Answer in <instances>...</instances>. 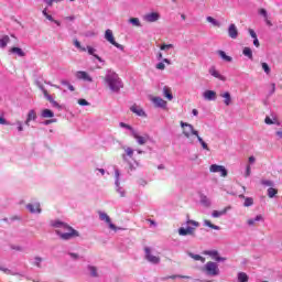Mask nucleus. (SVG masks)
Returning a JSON list of instances; mask_svg holds the SVG:
<instances>
[{"mask_svg":"<svg viewBox=\"0 0 282 282\" xmlns=\"http://www.w3.org/2000/svg\"><path fill=\"white\" fill-rule=\"evenodd\" d=\"M253 205H254V199L252 197L245 198L243 206L246 208H250V206H253Z\"/></svg>","mask_w":282,"mask_h":282,"instance_id":"nucleus-30","label":"nucleus"},{"mask_svg":"<svg viewBox=\"0 0 282 282\" xmlns=\"http://www.w3.org/2000/svg\"><path fill=\"white\" fill-rule=\"evenodd\" d=\"M88 270L90 272V276H98V269L94 265H88Z\"/></svg>","mask_w":282,"mask_h":282,"instance_id":"nucleus-34","label":"nucleus"},{"mask_svg":"<svg viewBox=\"0 0 282 282\" xmlns=\"http://www.w3.org/2000/svg\"><path fill=\"white\" fill-rule=\"evenodd\" d=\"M204 254L212 257V259H214L215 261H226V258L219 257V251H217V250L204 251Z\"/></svg>","mask_w":282,"mask_h":282,"instance_id":"nucleus-13","label":"nucleus"},{"mask_svg":"<svg viewBox=\"0 0 282 282\" xmlns=\"http://www.w3.org/2000/svg\"><path fill=\"white\" fill-rule=\"evenodd\" d=\"M264 122H265V124H274L275 123L270 117H265Z\"/></svg>","mask_w":282,"mask_h":282,"instance_id":"nucleus-50","label":"nucleus"},{"mask_svg":"<svg viewBox=\"0 0 282 282\" xmlns=\"http://www.w3.org/2000/svg\"><path fill=\"white\" fill-rule=\"evenodd\" d=\"M151 100L155 107H166V101L161 97H153Z\"/></svg>","mask_w":282,"mask_h":282,"instance_id":"nucleus-18","label":"nucleus"},{"mask_svg":"<svg viewBox=\"0 0 282 282\" xmlns=\"http://www.w3.org/2000/svg\"><path fill=\"white\" fill-rule=\"evenodd\" d=\"M42 91H43L44 97L46 98V100H50V98H52L50 93H47V90L45 88H42Z\"/></svg>","mask_w":282,"mask_h":282,"instance_id":"nucleus-49","label":"nucleus"},{"mask_svg":"<svg viewBox=\"0 0 282 282\" xmlns=\"http://www.w3.org/2000/svg\"><path fill=\"white\" fill-rule=\"evenodd\" d=\"M102 79L105 82V85H107V87H109L110 90H112L117 94L123 87L122 80L116 73H109L105 77H102Z\"/></svg>","mask_w":282,"mask_h":282,"instance_id":"nucleus-2","label":"nucleus"},{"mask_svg":"<svg viewBox=\"0 0 282 282\" xmlns=\"http://www.w3.org/2000/svg\"><path fill=\"white\" fill-rule=\"evenodd\" d=\"M11 54H17L18 56H20V57H23V56H25V52H23V50L22 48H20V47H11L10 48V51H9Z\"/></svg>","mask_w":282,"mask_h":282,"instance_id":"nucleus-21","label":"nucleus"},{"mask_svg":"<svg viewBox=\"0 0 282 282\" xmlns=\"http://www.w3.org/2000/svg\"><path fill=\"white\" fill-rule=\"evenodd\" d=\"M173 44H162L160 46V50L164 51V50H173Z\"/></svg>","mask_w":282,"mask_h":282,"instance_id":"nucleus-42","label":"nucleus"},{"mask_svg":"<svg viewBox=\"0 0 282 282\" xmlns=\"http://www.w3.org/2000/svg\"><path fill=\"white\" fill-rule=\"evenodd\" d=\"M124 152H126V155H128V158H133V149L126 148Z\"/></svg>","mask_w":282,"mask_h":282,"instance_id":"nucleus-43","label":"nucleus"},{"mask_svg":"<svg viewBox=\"0 0 282 282\" xmlns=\"http://www.w3.org/2000/svg\"><path fill=\"white\" fill-rule=\"evenodd\" d=\"M204 226H207L208 228H212L213 230H220L219 226L213 225V223L208 219L204 220Z\"/></svg>","mask_w":282,"mask_h":282,"instance_id":"nucleus-29","label":"nucleus"},{"mask_svg":"<svg viewBox=\"0 0 282 282\" xmlns=\"http://www.w3.org/2000/svg\"><path fill=\"white\" fill-rule=\"evenodd\" d=\"M105 39H106V41H108V43H110V45H113L118 50H124V46H122L121 44L116 42V37H113V31H111V29L106 30Z\"/></svg>","mask_w":282,"mask_h":282,"instance_id":"nucleus-6","label":"nucleus"},{"mask_svg":"<svg viewBox=\"0 0 282 282\" xmlns=\"http://www.w3.org/2000/svg\"><path fill=\"white\" fill-rule=\"evenodd\" d=\"M207 276H219V264L213 261H208L202 269Z\"/></svg>","mask_w":282,"mask_h":282,"instance_id":"nucleus-4","label":"nucleus"},{"mask_svg":"<svg viewBox=\"0 0 282 282\" xmlns=\"http://www.w3.org/2000/svg\"><path fill=\"white\" fill-rule=\"evenodd\" d=\"M262 69L265 74H270L271 72V68H270V65H268V63L263 62L262 64Z\"/></svg>","mask_w":282,"mask_h":282,"instance_id":"nucleus-39","label":"nucleus"},{"mask_svg":"<svg viewBox=\"0 0 282 282\" xmlns=\"http://www.w3.org/2000/svg\"><path fill=\"white\" fill-rule=\"evenodd\" d=\"M74 45L75 47H77V50H82V52L86 51L85 47L80 45V42H78V40H74Z\"/></svg>","mask_w":282,"mask_h":282,"instance_id":"nucleus-44","label":"nucleus"},{"mask_svg":"<svg viewBox=\"0 0 282 282\" xmlns=\"http://www.w3.org/2000/svg\"><path fill=\"white\" fill-rule=\"evenodd\" d=\"M221 98H225V105L226 107H229L232 98L230 97V93L220 94Z\"/></svg>","mask_w":282,"mask_h":282,"instance_id":"nucleus-26","label":"nucleus"},{"mask_svg":"<svg viewBox=\"0 0 282 282\" xmlns=\"http://www.w3.org/2000/svg\"><path fill=\"white\" fill-rule=\"evenodd\" d=\"M28 210H30V213H41V204H29L26 205Z\"/></svg>","mask_w":282,"mask_h":282,"instance_id":"nucleus-19","label":"nucleus"},{"mask_svg":"<svg viewBox=\"0 0 282 282\" xmlns=\"http://www.w3.org/2000/svg\"><path fill=\"white\" fill-rule=\"evenodd\" d=\"M69 256H70L73 259H78L77 253H69Z\"/></svg>","mask_w":282,"mask_h":282,"instance_id":"nucleus-63","label":"nucleus"},{"mask_svg":"<svg viewBox=\"0 0 282 282\" xmlns=\"http://www.w3.org/2000/svg\"><path fill=\"white\" fill-rule=\"evenodd\" d=\"M42 118H54V112L50 109H44L41 112Z\"/></svg>","mask_w":282,"mask_h":282,"instance_id":"nucleus-25","label":"nucleus"},{"mask_svg":"<svg viewBox=\"0 0 282 282\" xmlns=\"http://www.w3.org/2000/svg\"><path fill=\"white\" fill-rule=\"evenodd\" d=\"M249 34L252 39H257V33L254 32V30L249 29Z\"/></svg>","mask_w":282,"mask_h":282,"instance_id":"nucleus-52","label":"nucleus"},{"mask_svg":"<svg viewBox=\"0 0 282 282\" xmlns=\"http://www.w3.org/2000/svg\"><path fill=\"white\" fill-rule=\"evenodd\" d=\"M206 20L208 23H212L214 25V28H221V23L219 21H217L215 18L207 17Z\"/></svg>","mask_w":282,"mask_h":282,"instance_id":"nucleus-24","label":"nucleus"},{"mask_svg":"<svg viewBox=\"0 0 282 282\" xmlns=\"http://www.w3.org/2000/svg\"><path fill=\"white\" fill-rule=\"evenodd\" d=\"M18 124V131H23V123L21 121H17Z\"/></svg>","mask_w":282,"mask_h":282,"instance_id":"nucleus-53","label":"nucleus"},{"mask_svg":"<svg viewBox=\"0 0 282 282\" xmlns=\"http://www.w3.org/2000/svg\"><path fill=\"white\" fill-rule=\"evenodd\" d=\"M48 102H51V105H53L55 109H61V105L56 100H54V98H48Z\"/></svg>","mask_w":282,"mask_h":282,"instance_id":"nucleus-41","label":"nucleus"},{"mask_svg":"<svg viewBox=\"0 0 282 282\" xmlns=\"http://www.w3.org/2000/svg\"><path fill=\"white\" fill-rule=\"evenodd\" d=\"M238 281L239 282H248V274H246V272L238 273Z\"/></svg>","mask_w":282,"mask_h":282,"instance_id":"nucleus-33","label":"nucleus"},{"mask_svg":"<svg viewBox=\"0 0 282 282\" xmlns=\"http://www.w3.org/2000/svg\"><path fill=\"white\" fill-rule=\"evenodd\" d=\"M253 45L256 46V47H259V39L258 37H256L254 40H253Z\"/></svg>","mask_w":282,"mask_h":282,"instance_id":"nucleus-57","label":"nucleus"},{"mask_svg":"<svg viewBox=\"0 0 282 282\" xmlns=\"http://www.w3.org/2000/svg\"><path fill=\"white\" fill-rule=\"evenodd\" d=\"M88 50V54H90V56H94L97 58V61H99V63H102V57L94 54L96 52V48L91 47V46H87Z\"/></svg>","mask_w":282,"mask_h":282,"instance_id":"nucleus-28","label":"nucleus"},{"mask_svg":"<svg viewBox=\"0 0 282 282\" xmlns=\"http://www.w3.org/2000/svg\"><path fill=\"white\" fill-rule=\"evenodd\" d=\"M218 55L220 56V58H223V61H226L227 63H232V57L226 55V52L218 51Z\"/></svg>","mask_w":282,"mask_h":282,"instance_id":"nucleus-27","label":"nucleus"},{"mask_svg":"<svg viewBox=\"0 0 282 282\" xmlns=\"http://www.w3.org/2000/svg\"><path fill=\"white\" fill-rule=\"evenodd\" d=\"M53 228H56L55 232L58 235L63 241H69V239H75V237H80L78 230L72 228L69 225L56 220L52 224Z\"/></svg>","mask_w":282,"mask_h":282,"instance_id":"nucleus-1","label":"nucleus"},{"mask_svg":"<svg viewBox=\"0 0 282 282\" xmlns=\"http://www.w3.org/2000/svg\"><path fill=\"white\" fill-rule=\"evenodd\" d=\"M259 14H261L264 19H268V11H265V9H260Z\"/></svg>","mask_w":282,"mask_h":282,"instance_id":"nucleus-47","label":"nucleus"},{"mask_svg":"<svg viewBox=\"0 0 282 282\" xmlns=\"http://www.w3.org/2000/svg\"><path fill=\"white\" fill-rule=\"evenodd\" d=\"M45 19H47L48 21H53V22H54V18H53L51 14H47V15L45 17Z\"/></svg>","mask_w":282,"mask_h":282,"instance_id":"nucleus-62","label":"nucleus"},{"mask_svg":"<svg viewBox=\"0 0 282 282\" xmlns=\"http://www.w3.org/2000/svg\"><path fill=\"white\" fill-rule=\"evenodd\" d=\"M119 127H121L122 129H128L129 131H131V134L133 133V128L124 122H120Z\"/></svg>","mask_w":282,"mask_h":282,"instance_id":"nucleus-40","label":"nucleus"},{"mask_svg":"<svg viewBox=\"0 0 282 282\" xmlns=\"http://www.w3.org/2000/svg\"><path fill=\"white\" fill-rule=\"evenodd\" d=\"M264 21H265L267 25L272 26V21H270V20L268 19V17H267V19H264Z\"/></svg>","mask_w":282,"mask_h":282,"instance_id":"nucleus-61","label":"nucleus"},{"mask_svg":"<svg viewBox=\"0 0 282 282\" xmlns=\"http://www.w3.org/2000/svg\"><path fill=\"white\" fill-rule=\"evenodd\" d=\"M209 171L210 173H220L221 177L228 176V170H226V167L223 165L213 164L210 165Z\"/></svg>","mask_w":282,"mask_h":282,"instance_id":"nucleus-7","label":"nucleus"},{"mask_svg":"<svg viewBox=\"0 0 282 282\" xmlns=\"http://www.w3.org/2000/svg\"><path fill=\"white\" fill-rule=\"evenodd\" d=\"M263 186H272V181H262Z\"/></svg>","mask_w":282,"mask_h":282,"instance_id":"nucleus-54","label":"nucleus"},{"mask_svg":"<svg viewBox=\"0 0 282 282\" xmlns=\"http://www.w3.org/2000/svg\"><path fill=\"white\" fill-rule=\"evenodd\" d=\"M205 100H216L217 99V93L214 90H206L204 93Z\"/></svg>","mask_w":282,"mask_h":282,"instance_id":"nucleus-17","label":"nucleus"},{"mask_svg":"<svg viewBox=\"0 0 282 282\" xmlns=\"http://www.w3.org/2000/svg\"><path fill=\"white\" fill-rule=\"evenodd\" d=\"M242 54L248 56V58H252V50L250 47H245Z\"/></svg>","mask_w":282,"mask_h":282,"instance_id":"nucleus-36","label":"nucleus"},{"mask_svg":"<svg viewBox=\"0 0 282 282\" xmlns=\"http://www.w3.org/2000/svg\"><path fill=\"white\" fill-rule=\"evenodd\" d=\"M181 127L183 129V135H185V138H187V140H191V135H195L196 138H197V135H199V132L197 130H195V128L191 123L181 121Z\"/></svg>","mask_w":282,"mask_h":282,"instance_id":"nucleus-5","label":"nucleus"},{"mask_svg":"<svg viewBox=\"0 0 282 282\" xmlns=\"http://www.w3.org/2000/svg\"><path fill=\"white\" fill-rule=\"evenodd\" d=\"M210 76H214V78H218V80L226 82V77L217 70L214 66L209 68Z\"/></svg>","mask_w":282,"mask_h":282,"instance_id":"nucleus-15","label":"nucleus"},{"mask_svg":"<svg viewBox=\"0 0 282 282\" xmlns=\"http://www.w3.org/2000/svg\"><path fill=\"white\" fill-rule=\"evenodd\" d=\"M196 138L205 151H210V148H208V144L204 142V139H202V137H199V134Z\"/></svg>","mask_w":282,"mask_h":282,"instance_id":"nucleus-31","label":"nucleus"},{"mask_svg":"<svg viewBox=\"0 0 282 282\" xmlns=\"http://www.w3.org/2000/svg\"><path fill=\"white\" fill-rule=\"evenodd\" d=\"M43 261V258L41 257H35V265L36 268H41V262Z\"/></svg>","mask_w":282,"mask_h":282,"instance_id":"nucleus-46","label":"nucleus"},{"mask_svg":"<svg viewBox=\"0 0 282 282\" xmlns=\"http://www.w3.org/2000/svg\"><path fill=\"white\" fill-rule=\"evenodd\" d=\"M249 175H250V165H247L246 177H249Z\"/></svg>","mask_w":282,"mask_h":282,"instance_id":"nucleus-59","label":"nucleus"},{"mask_svg":"<svg viewBox=\"0 0 282 282\" xmlns=\"http://www.w3.org/2000/svg\"><path fill=\"white\" fill-rule=\"evenodd\" d=\"M279 193V189L274 188V187H270L268 189V197L272 198L274 197L276 194Z\"/></svg>","mask_w":282,"mask_h":282,"instance_id":"nucleus-35","label":"nucleus"},{"mask_svg":"<svg viewBox=\"0 0 282 282\" xmlns=\"http://www.w3.org/2000/svg\"><path fill=\"white\" fill-rule=\"evenodd\" d=\"M0 124L10 126V122L3 118V116L0 117Z\"/></svg>","mask_w":282,"mask_h":282,"instance_id":"nucleus-48","label":"nucleus"},{"mask_svg":"<svg viewBox=\"0 0 282 282\" xmlns=\"http://www.w3.org/2000/svg\"><path fill=\"white\" fill-rule=\"evenodd\" d=\"M221 215H226V209L221 212L214 210L212 214V217L217 218V217H221Z\"/></svg>","mask_w":282,"mask_h":282,"instance_id":"nucleus-37","label":"nucleus"},{"mask_svg":"<svg viewBox=\"0 0 282 282\" xmlns=\"http://www.w3.org/2000/svg\"><path fill=\"white\" fill-rule=\"evenodd\" d=\"M76 78H78V80H86V83H94V78H91L85 70H78L76 73Z\"/></svg>","mask_w":282,"mask_h":282,"instance_id":"nucleus-12","label":"nucleus"},{"mask_svg":"<svg viewBox=\"0 0 282 282\" xmlns=\"http://www.w3.org/2000/svg\"><path fill=\"white\" fill-rule=\"evenodd\" d=\"M131 135L134 138V140H137L138 144H140L141 147L147 144V142L150 140L149 134L140 135V133H138L135 130H132Z\"/></svg>","mask_w":282,"mask_h":282,"instance_id":"nucleus-8","label":"nucleus"},{"mask_svg":"<svg viewBox=\"0 0 282 282\" xmlns=\"http://www.w3.org/2000/svg\"><path fill=\"white\" fill-rule=\"evenodd\" d=\"M276 91V84H271V94H274Z\"/></svg>","mask_w":282,"mask_h":282,"instance_id":"nucleus-55","label":"nucleus"},{"mask_svg":"<svg viewBox=\"0 0 282 282\" xmlns=\"http://www.w3.org/2000/svg\"><path fill=\"white\" fill-rule=\"evenodd\" d=\"M147 221L150 224V226H156L155 220L153 219H147Z\"/></svg>","mask_w":282,"mask_h":282,"instance_id":"nucleus-58","label":"nucleus"},{"mask_svg":"<svg viewBox=\"0 0 282 282\" xmlns=\"http://www.w3.org/2000/svg\"><path fill=\"white\" fill-rule=\"evenodd\" d=\"M276 135L280 137L281 140H282V131H278V132H276Z\"/></svg>","mask_w":282,"mask_h":282,"instance_id":"nucleus-64","label":"nucleus"},{"mask_svg":"<svg viewBox=\"0 0 282 282\" xmlns=\"http://www.w3.org/2000/svg\"><path fill=\"white\" fill-rule=\"evenodd\" d=\"M99 218H100L101 221H105L106 224H108L110 230H115V231L118 230V227H116V225H113L111 223V218L106 213L100 212L99 213Z\"/></svg>","mask_w":282,"mask_h":282,"instance_id":"nucleus-10","label":"nucleus"},{"mask_svg":"<svg viewBox=\"0 0 282 282\" xmlns=\"http://www.w3.org/2000/svg\"><path fill=\"white\" fill-rule=\"evenodd\" d=\"M248 226H254V219L247 220Z\"/></svg>","mask_w":282,"mask_h":282,"instance_id":"nucleus-60","label":"nucleus"},{"mask_svg":"<svg viewBox=\"0 0 282 282\" xmlns=\"http://www.w3.org/2000/svg\"><path fill=\"white\" fill-rule=\"evenodd\" d=\"M253 220L254 221H262L263 220V216L258 215V216H256V218Z\"/></svg>","mask_w":282,"mask_h":282,"instance_id":"nucleus-56","label":"nucleus"},{"mask_svg":"<svg viewBox=\"0 0 282 282\" xmlns=\"http://www.w3.org/2000/svg\"><path fill=\"white\" fill-rule=\"evenodd\" d=\"M32 120H36V111L34 110H30L28 113V118L25 121L26 127H30V122H32Z\"/></svg>","mask_w":282,"mask_h":282,"instance_id":"nucleus-20","label":"nucleus"},{"mask_svg":"<svg viewBox=\"0 0 282 282\" xmlns=\"http://www.w3.org/2000/svg\"><path fill=\"white\" fill-rule=\"evenodd\" d=\"M191 257L194 261H202V263H206V258L199 256V254H193L191 253Z\"/></svg>","mask_w":282,"mask_h":282,"instance_id":"nucleus-32","label":"nucleus"},{"mask_svg":"<svg viewBox=\"0 0 282 282\" xmlns=\"http://www.w3.org/2000/svg\"><path fill=\"white\" fill-rule=\"evenodd\" d=\"M78 105H80V107H88V101L87 99H78Z\"/></svg>","mask_w":282,"mask_h":282,"instance_id":"nucleus-45","label":"nucleus"},{"mask_svg":"<svg viewBox=\"0 0 282 282\" xmlns=\"http://www.w3.org/2000/svg\"><path fill=\"white\" fill-rule=\"evenodd\" d=\"M143 21L145 23H155L156 21H160V13L158 12H151L143 17Z\"/></svg>","mask_w":282,"mask_h":282,"instance_id":"nucleus-11","label":"nucleus"},{"mask_svg":"<svg viewBox=\"0 0 282 282\" xmlns=\"http://www.w3.org/2000/svg\"><path fill=\"white\" fill-rule=\"evenodd\" d=\"M10 43V36L8 35H3L1 39H0V47H8V44Z\"/></svg>","mask_w":282,"mask_h":282,"instance_id":"nucleus-23","label":"nucleus"},{"mask_svg":"<svg viewBox=\"0 0 282 282\" xmlns=\"http://www.w3.org/2000/svg\"><path fill=\"white\" fill-rule=\"evenodd\" d=\"M186 225H187L186 228L181 227V228L178 229V235H180L181 237H186V236H188V235L193 236V235H195V230H196L197 228H199V223L196 221V220L187 219ZM191 226H193V227H191Z\"/></svg>","mask_w":282,"mask_h":282,"instance_id":"nucleus-3","label":"nucleus"},{"mask_svg":"<svg viewBox=\"0 0 282 282\" xmlns=\"http://www.w3.org/2000/svg\"><path fill=\"white\" fill-rule=\"evenodd\" d=\"M130 111H132V113H135V116H140V117H144L147 116V113L144 112V110L142 108H140L138 105H133L130 108Z\"/></svg>","mask_w":282,"mask_h":282,"instance_id":"nucleus-16","label":"nucleus"},{"mask_svg":"<svg viewBox=\"0 0 282 282\" xmlns=\"http://www.w3.org/2000/svg\"><path fill=\"white\" fill-rule=\"evenodd\" d=\"M156 69H166V66L164 65V63H159L156 64Z\"/></svg>","mask_w":282,"mask_h":282,"instance_id":"nucleus-51","label":"nucleus"},{"mask_svg":"<svg viewBox=\"0 0 282 282\" xmlns=\"http://www.w3.org/2000/svg\"><path fill=\"white\" fill-rule=\"evenodd\" d=\"M129 21L132 23V25H135V28H140V19L131 18Z\"/></svg>","mask_w":282,"mask_h":282,"instance_id":"nucleus-38","label":"nucleus"},{"mask_svg":"<svg viewBox=\"0 0 282 282\" xmlns=\"http://www.w3.org/2000/svg\"><path fill=\"white\" fill-rule=\"evenodd\" d=\"M228 36L230 39H237L239 36V29H237L236 24H230L228 28Z\"/></svg>","mask_w":282,"mask_h":282,"instance_id":"nucleus-14","label":"nucleus"},{"mask_svg":"<svg viewBox=\"0 0 282 282\" xmlns=\"http://www.w3.org/2000/svg\"><path fill=\"white\" fill-rule=\"evenodd\" d=\"M163 96H164V98H167L169 100H173V93L171 91V89L167 86H165L163 88Z\"/></svg>","mask_w":282,"mask_h":282,"instance_id":"nucleus-22","label":"nucleus"},{"mask_svg":"<svg viewBox=\"0 0 282 282\" xmlns=\"http://www.w3.org/2000/svg\"><path fill=\"white\" fill-rule=\"evenodd\" d=\"M144 252H145V259H147L150 263H154V264L160 263V257H156V256L151 254V248L145 247V248H144Z\"/></svg>","mask_w":282,"mask_h":282,"instance_id":"nucleus-9","label":"nucleus"}]
</instances>
